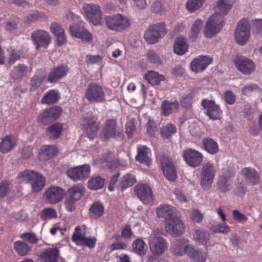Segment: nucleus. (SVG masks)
Listing matches in <instances>:
<instances>
[{
    "mask_svg": "<svg viewBox=\"0 0 262 262\" xmlns=\"http://www.w3.org/2000/svg\"><path fill=\"white\" fill-rule=\"evenodd\" d=\"M234 3V0H218L215 7V12L206 23L204 34L205 37L211 38L220 32L224 25L223 18L227 15Z\"/></svg>",
    "mask_w": 262,
    "mask_h": 262,
    "instance_id": "obj_1",
    "label": "nucleus"
},
{
    "mask_svg": "<svg viewBox=\"0 0 262 262\" xmlns=\"http://www.w3.org/2000/svg\"><path fill=\"white\" fill-rule=\"evenodd\" d=\"M17 177L20 182L31 184L32 190L35 192L40 191L45 185V177L33 170H24L18 174Z\"/></svg>",
    "mask_w": 262,
    "mask_h": 262,
    "instance_id": "obj_2",
    "label": "nucleus"
},
{
    "mask_svg": "<svg viewBox=\"0 0 262 262\" xmlns=\"http://www.w3.org/2000/svg\"><path fill=\"white\" fill-rule=\"evenodd\" d=\"M104 19L107 27L113 31L121 32L130 26L129 18L121 14L106 16Z\"/></svg>",
    "mask_w": 262,
    "mask_h": 262,
    "instance_id": "obj_3",
    "label": "nucleus"
},
{
    "mask_svg": "<svg viewBox=\"0 0 262 262\" xmlns=\"http://www.w3.org/2000/svg\"><path fill=\"white\" fill-rule=\"evenodd\" d=\"M216 173V168L213 164L207 162L204 163L201 168L200 185L204 189L211 187Z\"/></svg>",
    "mask_w": 262,
    "mask_h": 262,
    "instance_id": "obj_4",
    "label": "nucleus"
},
{
    "mask_svg": "<svg viewBox=\"0 0 262 262\" xmlns=\"http://www.w3.org/2000/svg\"><path fill=\"white\" fill-rule=\"evenodd\" d=\"M84 96L90 103H102L105 100V94L102 87L95 82L88 85Z\"/></svg>",
    "mask_w": 262,
    "mask_h": 262,
    "instance_id": "obj_5",
    "label": "nucleus"
},
{
    "mask_svg": "<svg viewBox=\"0 0 262 262\" xmlns=\"http://www.w3.org/2000/svg\"><path fill=\"white\" fill-rule=\"evenodd\" d=\"M164 224L166 233L173 237L181 236L185 232V226L180 214Z\"/></svg>",
    "mask_w": 262,
    "mask_h": 262,
    "instance_id": "obj_6",
    "label": "nucleus"
},
{
    "mask_svg": "<svg viewBox=\"0 0 262 262\" xmlns=\"http://www.w3.org/2000/svg\"><path fill=\"white\" fill-rule=\"evenodd\" d=\"M81 125L90 140H93L96 137L98 124L97 122V118L92 113L88 112L83 116L81 121Z\"/></svg>",
    "mask_w": 262,
    "mask_h": 262,
    "instance_id": "obj_7",
    "label": "nucleus"
},
{
    "mask_svg": "<svg viewBox=\"0 0 262 262\" xmlns=\"http://www.w3.org/2000/svg\"><path fill=\"white\" fill-rule=\"evenodd\" d=\"M235 171L230 168H224L217 181V187L222 192L230 191L232 187Z\"/></svg>",
    "mask_w": 262,
    "mask_h": 262,
    "instance_id": "obj_8",
    "label": "nucleus"
},
{
    "mask_svg": "<svg viewBox=\"0 0 262 262\" xmlns=\"http://www.w3.org/2000/svg\"><path fill=\"white\" fill-rule=\"evenodd\" d=\"M250 37V26L247 19L243 18L237 23L235 32L236 42L241 46L245 45Z\"/></svg>",
    "mask_w": 262,
    "mask_h": 262,
    "instance_id": "obj_9",
    "label": "nucleus"
},
{
    "mask_svg": "<svg viewBox=\"0 0 262 262\" xmlns=\"http://www.w3.org/2000/svg\"><path fill=\"white\" fill-rule=\"evenodd\" d=\"M123 134L120 129H116V121L114 119H109L105 122L101 139L105 141L110 138H114L117 140H121L123 139Z\"/></svg>",
    "mask_w": 262,
    "mask_h": 262,
    "instance_id": "obj_10",
    "label": "nucleus"
},
{
    "mask_svg": "<svg viewBox=\"0 0 262 262\" xmlns=\"http://www.w3.org/2000/svg\"><path fill=\"white\" fill-rule=\"evenodd\" d=\"M31 38L36 50L40 48H47L50 44L51 37L47 31L37 30L32 32Z\"/></svg>",
    "mask_w": 262,
    "mask_h": 262,
    "instance_id": "obj_11",
    "label": "nucleus"
},
{
    "mask_svg": "<svg viewBox=\"0 0 262 262\" xmlns=\"http://www.w3.org/2000/svg\"><path fill=\"white\" fill-rule=\"evenodd\" d=\"M160 160L164 176L169 181H174L177 174L172 160L165 154L160 156Z\"/></svg>",
    "mask_w": 262,
    "mask_h": 262,
    "instance_id": "obj_12",
    "label": "nucleus"
},
{
    "mask_svg": "<svg viewBox=\"0 0 262 262\" xmlns=\"http://www.w3.org/2000/svg\"><path fill=\"white\" fill-rule=\"evenodd\" d=\"M83 9L88 18L94 25L100 24L102 18L101 11L97 5L84 4Z\"/></svg>",
    "mask_w": 262,
    "mask_h": 262,
    "instance_id": "obj_13",
    "label": "nucleus"
},
{
    "mask_svg": "<svg viewBox=\"0 0 262 262\" xmlns=\"http://www.w3.org/2000/svg\"><path fill=\"white\" fill-rule=\"evenodd\" d=\"M201 105L205 110V113L210 119L217 120L220 118L222 111L214 100L204 99L202 100Z\"/></svg>",
    "mask_w": 262,
    "mask_h": 262,
    "instance_id": "obj_14",
    "label": "nucleus"
},
{
    "mask_svg": "<svg viewBox=\"0 0 262 262\" xmlns=\"http://www.w3.org/2000/svg\"><path fill=\"white\" fill-rule=\"evenodd\" d=\"M183 158L188 166L195 168L202 162L203 156L196 150L187 149L183 151Z\"/></svg>",
    "mask_w": 262,
    "mask_h": 262,
    "instance_id": "obj_15",
    "label": "nucleus"
},
{
    "mask_svg": "<svg viewBox=\"0 0 262 262\" xmlns=\"http://www.w3.org/2000/svg\"><path fill=\"white\" fill-rule=\"evenodd\" d=\"M65 194L66 192L62 188L58 186H52L45 191V196L49 203L54 204L60 202Z\"/></svg>",
    "mask_w": 262,
    "mask_h": 262,
    "instance_id": "obj_16",
    "label": "nucleus"
},
{
    "mask_svg": "<svg viewBox=\"0 0 262 262\" xmlns=\"http://www.w3.org/2000/svg\"><path fill=\"white\" fill-rule=\"evenodd\" d=\"M135 191L139 199L145 204H151L154 202V196L151 188L146 184L137 185Z\"/></svg>",
    "mask_w": 262,
    "mask_h": 262,
    "instance_id": "obj_17",
    "label": "nucleus"
},
{
    "mask_svg": "<svg viewBox=\"0 0 262 262\" xmlns=\"http://www.w3.org/2000/svg\"><path fill=\"white\" fill-rule=\"evenodd\" d=\"M91 167L89 165H83L71 168L67 171V175L74 181L85 179L90 174Z\"/></svg>",
    "mask_w": 262,
    "mask_h": 262,
    "instance_id": "obj_18",
    "label": "nucleus"
},
{
    "mask_svg": "<svg viewBox=\"0 0 262 262\" xmlns=\"http://www.w3.org/2000/svg\"><path fill=\"white\" fill-rule=\"evenodd\" d=\"M148 243L150 250L154 255L162 254L167 248L165 240L161 236L150 237Z\"/></svg>",
    "mask_w": 262,
    "mask_h": 262,
    "instance_id": "obj_19",
    "label": "nucleus"
},
{
    "mask_svg": "<svg viewBox=\"0 0 262 262\" xmlns=\"http://www.w3.org/2000/svg\"><path fill=\"white\" fill-rule=\"evenodd\" d=\"M157 216L164 219V221H168L180 213L172 206L164 204L160 205L156 210Z\"/></svg>",
    "mask_w": 262,
    "mask_h": 262,
    "instance_id": "obj_20",
    "label": "nucleus"
},
{
    "mask_svg": "<svg viewBox=\"0 0 262 262\" xmlns=\"http://www.w3.org/2000/svg\"><path fill=\"white\" fill-rule=\"evenodd\" d=\"M39 257L40 262H57L60 258V250L56 247L43 249Z\"/></svg>",
    "mask_w": 262,
    "mask_h": 262,
    "instance_id": "obj_21",
    "label": "nucleus"
},
{
    "mask_svg": "<svg viewBox=\"0 0 262 262\" xmlns=\"http://www.w3.org/2000/svg\"><path fill=\"white\" fill-rule=\"evenodd\" d=\"M189 241L185 238H180L175 241L172 245L170 251L174 255H187L192 245L189 244Z\"/></svg>",
    "mask_w": 262,
    "mask_h": 262,
    "instance_id": "obj_22",
    "label": "nucleus"
},
{
    "mask_svg": "<svg viewBox=\"0 0 262 262\" xmlns=\"http://www.w3.org/2000/svg\"><path fill=\"white\" fill-rule=\"evenodd\" d=\"M234 63L237 69L244 74H251L255 70V66L254 62L244 57H236Z\"/></svg>",
    "mask_w": 262,
    "mask_h": 262,
    "instance_id": "obj_23",
    "label": "nucleus"
},
{
    "mask_svg": "<svg viewBox=\"0 0 262 262\" xmlns=\"http://www.w3.org/2000/svg\"><path fill=\"white\" fill-rule=\"evenodd\" d=\"M62 112L61 107L54 106L49 109L44 111L38 117V119L42 123L46 124L57 119Z\"/></svg>",
    "mask_w": 262,
    "mask_h": 262,
    "instance_id": "obj_24",
    "label": "nucleus"
},
{
    "mask_svg": "<svg viewBox=\"0 0 262 262\" xmlns=\"http://www.w3.org/2000/svg\"><path fill=\"white\" fill-rule=\"evenodd\" d=\"M212 62V58L208 56H199L191 62V70L195 73L203 71Z\"/></svg>",
    "mask_w": 262,
    "mask_h": 262,
    "instance_id": "obj_25",
    "label": "nucleus"
},
{
    "mask_svg": "<svg viewBox=\"0 0 262 262\" xmlns=\"http://www.w3.org/2000/svg\"><path fill=\"white\" fill-rule=\"evenodd\" d=\"M241 174L244 176L245 181L251 185L258 184L260 181L259 172L252 167H245L241 171Z\"/></svg>",
    "mask_w": 262,
    "mask_h": 262,
    "instance_id": "obj_26",
    "label": "nucleus"
},
{
    "mask_svg": "<svg viewBox=\"0 0 262 262\" xmlns=\"http://www.w3.org/2000/svg\"><path fill=\"white\" fill-rule=\"evenodd\" d=\"M68 71L69 68L66 64H61L55 67L49 73L47 81L51 83H54L65 77Z\"/></svg>",
    "mask_w": 262,
    "mask_h": 262,
    "instance_id": "obj_27",
    "label": "nucleus"
},
{
    "mask_svg": "<svg viewBox=\"0 0 262 262\" xmlns=\"http://www.w3.org/2000/svg\"><path fill=\"white\" fill-rule=\"evenodd\" d=\"M150 149L146 145H139L137 146V155L136 156L137 161L149 166L151 163Z\"/></svg>",
    "mask_w": 262,
    "mask_h": 262,
    "instance_id": "obj_28",
    "label": "nucleus"
},
{
    "mask_svg": "<svg viewBox=\"0 0 262 262\" xmlns=\"http://www.w3.org/2000/svg\"><path fill=\"white\" fill-rule=\"evenodd\" d=\"M70 31L72 36L82 40L90 41L92 38L91 33L87 29L76 25L70 26Z\"/></svg>",
    "mask_w": 262,
    "mask_h": 262,
    "instance_id": "obj_29",
    "label": "nucleus"
},
{
    "mask_svg": "<svg viewBox=\"0 0 262 262\" xmlns=\"http://www.w3.org/2000/svg\"><path fill=\"white\" fill-rule=\"evenodd\" d=\"M58 149L55 145H46L41 146L39 157L41 160L50 159L57 155Z\"/></svg>",
    "mask_w": 262,
    "mask_h": 262,
    "instance_id": "obj_30",
    "label": "nucleus"
},
{
    "mask_svg": "<svg viewBox=\"0 0 262 262\" xmlns=\"http://www.w3.org/2000/svg\"><path fill=\"white\" fill-rule=\"evenodd\" d=\"M192 236V239L195 242L202 245H206L210 238L209 233L202 229L194 230Z\"/></svg>",
    "mask_w": 262,
    "mask_h": 262,
    "instance_id": "obj_31",
    "label": "nucleus"
},
{
    "mask_svg": "<svg viewBox=\"0 0 262 262\" xmlns=\"http://www.w3.org/2000/svg\"><path fill=\"white\" fill-rule=\"evenodd\" d=\"M51 31L55 35L57 38L58 46H62L66 42V37L64 34V30L56 23L51 24Z\"/></svg>",
    "mask_w": 262,
    "mask_h": 262,
    "instance_id": "obj_32",
    "label": "nucleus"
},
{
    "mask_svg": "<svg viewBox=\"0 0 262 262\" xmlns=\"http://www.w3.org/2000/svg\"><path fill=\"white\" fill-rule=\"evenodd\" d=\"M188 47L186 39L182 36H179L177 37L175 40L173 51L177 55H182L187 51Z\"/></svg>",
    "mask_w": 262,
    "mask_h": 262,
    "instance_id": "obj_33",
    "label": "nucleus"
},
{
    "mask_svg": "<svg viewBox=\"0 0 262 262\" xmlns=\"http://www.w3.org/2000/svg\"><path fill=\"white\" fill-rule=\"evenodd\" d=\"M15 145V138L12 135L6 136L2 139L0 144V150L3 154L8 153Z\"/></svg>",
    "mask_w": 262,
    "mask_h": 262,
    "instance_id": "obj_34",
    "label": "nucleus"
},
{
    "mask_svg": "<svg viewBox=\"0 0 262 262\" xmlns=\"http://www.w3.org/2000/svg\"><path fill=\"white\" fill-rule=\"evenodd\" d=\"M62 129V124L58 122L55 123L47 127V135L51 140L58 139L60 136Z\"/></svg>",
    "mask_w": 262,
    "mask_h": 262,
    "instance_id": "obj_35",
    "label": "nucleus"
},
{
    "mask_svg": "<svg viewBox=\"0 0 262 262\" xmlns=\"http://www.w3.org/2000/svg\"><path fill=\"white\" fill-rule=\"evenodd\" d=\"M85 188L80 184H77L68 189L69 197L75 201H78L84 194Z\"/></svg>",
    "mask_w": 262,
    "mask_h": 262,
    "instance_id": "obj_36",
    "label": "nucleus"
},
{
    "mask_svg": "<svg viewBox=\"0 0 262 262\" xmlns=\"http://www.w3.org/2000/svg\"><path fill=\"white\" fill-rule=\"evenodd\" d=\"M104 207L100 202L93 203L89 209V215L92 219H98L104 213Z\"/></svg>",
    "mask_w": 262,
    "mask_h": 262,
    "instance_id": "obj_37",
    "label": "nucleus"
},
{
    "mask_svg": "<svg viewBox=\"0 0 262 262\" xmlns=\"http://www.w3.org/2000/svg\"><path fill=\"white\" fill-rule=\"evenodd\" d=\"M59 98L60 95L58 91L51 90L44 94L41 101L43 104L50 105L56 103Z\"/></svg>",
    "mask_w": 262,
    "mask_h": 262,
    "instance_id": "obj_38",
    "label": "nucleus"
},
{
    "mask_svg": "<svg viewBox=\"0 0 262 262\" xmlns=\"http://www.w3.org/2000/svg\"><path fill=\"white\" fill-rule=\"evenodd\" d=\"M179 103L176 100L169 101L165 100L162 101L161 104L162 113L165 116L169 115L173 112L177 111Z\"/></svg>",
    "mask_w": 262,
    "mask_h": 262,
    "instance_id": "obj_39",
    "label": "nucleus"
},
{
    "mask_svg": "<svg viewBox=\"0 0 262 262\" xmlns=\"http://www.w3.org/2000/svg\"><path fill=\"white\" fill-rule=\"evenodd\" d=\"M14 249L19 256H26L31 251V247L24 242L18 241L13 244Z\"/></svg>",
    "mask_w": 262,
    "mask_h": 262,
    "instance_id": "obj_40",
    "label": "nucleus"
},
{
    "mask_svg": "<svg viewBox=\"0 0 262 262\" xmlns=\"http://www.w3.org/2000/svg\"><path fill=\"white\" fill-rule=\"evenodd\" d=\"M188 256L197 262H205L206 258V253L199 249H196L192 245L188 252Z\"/></svg>",
    "mask_w": 262,
    "mask_h": 262,
    "instance_id": "obj_41",
    "label": "nucleus"
},
{
    "mask_svg": "<svg viewBox=\"0 0 262 262\" xmlns=\"http://www.w3.org/2000/svg\"><path fill=\"white\" fill-rule=\"evenodd\" d=\"M46 77V75L43 71L36 73L30 81V91H35L38 89L45 80Z\"/></svg>",
    "mask_w": 262,
    "mask_h": 262,
    "instance_id": "obj_42",
    "label": "nucleus"
},
{
    "mask_svg": "<svg viewBox=\"0 0 262 262\" xmlns=\"http://www.w3.org/2000/svg\"><path fill=\"white\" fill-rule=\"evenodd\" d=\"M28 72V67L23 64H18L14 67L11 73L12 77L15 80L23 78Z\"/></svg>",
    "mask_w": 262,
    "mask_h": 262,
    "instance_id": "obj_43",
    "label": "nucleus"
},
{
    "mask_svg": "<svg viewBox=\"0 0 262 262\" xmlns=\"http://www.w3.org/2000/svg\"><path fill=\"white\" fill-rule=\"evenodd\" d=\"M146 244L140 238L135 240L132 244L133 251L139 256L145 255L146 252Z\"/></svg>",
    "mask_w": 262,
    "mask_h": 262,
    "instance_id": "obj_44",
    "label": "nucleus"
},
{
    "mask_svg": "<svg viewBox=\"0 0 262 262\" xmlns=\"http://www.w3.org/2000/svg\"><path fill=\"white\" fill-rule=\"evenodd\" d=\"M202 25L203 21L200 18L196 19L192 24L189 35V39L191 41H195L198 37Z\"/></svg>",
    "mask_w": 262,
    "mask_h": 262,
    "instance_id": "obj_45",
    "label": "nucleus"
},
{
    "mask_svg": "<svg viewBox=\"0 0 262 262\" xmlns=\"http://www.w3.org/2000/svg\"><path fill=\"white\" fill-rule=\"evenodd\" d=\"M203 144L205 149L210 154L214 155L219 150L217 143L211 138H207L203 139Z\"/></svg>",
    "mask_w": 262,
    "mask_h": 262,
    "instance_id": "obj_46",
    "label": "nucleus"
},
{
    "mask_svg": "<svg viewBox=\"0 0 262 262\" xmlns=\"http://www.w3.org/2000/svg\"><path fill=\"white\" fill-rule=\"evenodd\" d=\"M105 183L104 179L100 176L91 178L88 181V188L91 190H97L101 189Z\"/></svg>",
    "mask_w": 262,
    "mask_h": 262,
    "instance_id": "obj_47",
    "label": "nucleus"
},
{
    "mask_svg": "<svg viewBox=\"0 0 262 262\" xmlns=\"http://www.w3.org/2000/svg\"><path fill=\"white\" fill-rule=\"evenodd\" d=\"M144 77L152 85L158 84L161 81L164 80L163 75L154 71H149L145 75Z\"/></svg>",
    "mask_w": 262,
    "mask_h": 262,
    "instance_id": "obj_48",
    "label": "nucleus"
},
{
    "mask_svg": "<svg viewBox=\"0 0 262 262\" xmlns=\"http://www.w3.org/2000/svg\"><path fill=\"white\" fill-rule=\"evenodd\" d=\"M177 129L175 125L169 123L163 126L160 129L161 136L164 139L170 138L177 132Z\"/></svg>",
    "mask_w": 262,
    "mask_h": 262,
    "instance_id": "obj_49",
    "label": "nucleus"
},
{
    "mask_svg": "<svg viewBox=\"0 0 262 262\" xmlns=\"http://www.w3.org/2000/svg\"><path fill=\"white\" fill-rule=\"evenodd\" d=\"M150 9L152 12L160 15H163L167 11L166 6L161 1L154 2L150 6Z\"/></svg>",
    "mask_w": 262,
    "mask_h": 262,
    "instance_id": "obj_50",
    "label": "nucleus"
},
{
    "mask_svg": "<svg viewBox=\"0 0 262 262\" xmlns=\"http://www.w3.org/2000/svg\"><path fill=\"white\" fill-rule=\"evenodd\" d=\"M205 1L206 0H187L186 8L189 12H194L202 7Z\"/></svg>",
    "mask_w": 262,
    "mask_h": 262,
    "instance_id": "obj_51",
    "label": "nucleus"
},
{
    "mask_svg": "<svg viewBox=\"0 0 262 262\" xmlns=\"http://www.w3.org/2000/svg\"><path fill=\"white\" fill-rule=\"evenodd\" d=\"M40 217L43 221H47L57 217V213L53 208H45L39 213Z\"/></svg>",
    "mask_w": 262,
    "mask_h": 262,
    "instance_id": "obj_52",
    "label": "nucleus"
},
{
    "mask_svg": "<svg viewBox=\"0 0 262 262\" xmlns=\"http://www.w3.org/2000/svg\"><path fill=\"white\" fill-rule=\"evenodd\" d=\"M148 28L157 33L160 38H161L167 33L165 24L163 22L158 23L150 25Z\"/></svg>",
    "mask_w": 262,
    "mask_h": 262,
    "instance_id": "obj_53",
    "label": "nucleus"
},
{
    "mask_svg": "<svg viewBox=\"0 0 262 262\" xmlns=\"http://www.w3.org/2000/svg\"><path fill=\"white\" fill-rule=\"evenodd\" d=\"M135 176L131 174H126L122 178L120 183V187L122 189L132 186L136 182Z\"/></svg>",
    "mask_w": 262,
    "mask_h": 262,
    "instance_id": "obj_54",
    "label": "nucleus"
},
{
    "mask_svg": "<svg viewBox=\"0 0 262 262\" xmlns=\"http://www.w3.org/2000/svg\"><path fill=\"white\" fill-rule=\"evenodd\" d=\"M19 19L16 16H12L5 23V28L8 31H12L17 29Z\"/></svg>",
    "mask_w": 262,
    "mask_h": 262,
    "instance_id": "obj_55",
    "label": "nucleus"
},
{
    "mask_svg": "<svg viewBox=\"0 0 262 262\" xmlns=\"http://www.w3.org/2000/svg\"><path fill=\"white\" fill-rule=\"evenodd\" d=\"M144 38L148 43L154 44L158 42L160 38L157 33L148 28L145 31Z\"/></svg>",
    "mask_w": 262,
    "mask_h": 262,
    "instance_id": "obj_56",
    "label": "nucleus"
},
{
    "mask_svg": "<svg viewBox=\"0 0 262 262\" xmlns=\"http://www.w3.org/2000/svg\"><path fill=\"white\" fill-rule=\"evenodd\" d=\"M252 30L256 36L262 35V19H255L252 21Z\"/></svg>",
    "mask_w": 262,
    "mask_h": 262,
    "instance_id": "obj_57",
    "label": "nucleus"
},
{
    "mask_svg": "<svg viewBox=\"0 0 262 262\" xmlns=\"http://www.w3.org/2000/svg\"><path fill=\"white\" fill-rule=\"evenodd\" d=\"M212 230L214 233H222L224 234H227L230 231L229 226L225 224V222L212 226Z\"/></svg>",
    "mask_w": 262,
    "mask_h": 262,
    "instance_id": "obj_58",
    "label": "nucleus"
},
{
    "mask_svg": "<svg viewBox=\"0 0 262 262\" xmlns=\"http://www.w3.org/2000/svg\"><path fill=\"white\" fill-rule=\"evenodd\" d=\"M20 237L32 244H36L39 241L36 234L33 232H25L22 233L20 235Z\"/></svg>",
    "mask_w": 262,
    "mask_h": 262,
    "instance_id": "obj_59",
    "label": "nucleus"
},
{
    "mask_svg": "<svg viewBox=\"0 0 262 262\" xmlns=\"http://www.w3.org/2000/svg\"><path fill=\"white\" fill-rule=\"evenodd\" d=\"M84 237H85L81 233V229L79 226H77L75 228V231L72 235V241L77 245H82V242Z\"/></svg>",
    "mask_w": 262,
    "mask_h": 262,
    "instance_id": "obj_60",
    "label": "nucleus"
},
{
    "mask_svg": "<svg viewBox=\"0 0 262 262\" xmlns=\"http://www.w3.org/2000/svg\"><path fill=\"white\" fill-rule=\"evenodd\" d=\"M136 129L135 120L131 119L128 121L125 124V133L128 138L133 137Z\"/></svg>",
    "mask_w": 262,
    "mask_h": 262,
    "instance_id": "obj_61",
    "label": "nucleus"
},
{
    "mask_svg": "<svg viewBox=\"0 0 262 262\" xmlns=\"http://www.w3.org/2000/svg\"><path fill=\"white\" fill-rule=\"evenodd\" d=\"M10 183L8 181L0 182V198H4L10 191Z\"/></svg>",
    "mask_w": 262,
    "mask_h": 262,
    "instance_id": "obj_62",
    "label": "nucleus"
},
{
    "mask_svg": "<svg viewBox=\"0 0 262 262\" xmlns=\"http://www.w3.org/2000/svg\"><path fill=\"white\" fill-rule=\"evenodd\" d=\"M147 57L149 61L157 66L161 65L162 61L159 56L153 51H149L147 54Z\"/></svg>",
    "mask_w": 262,
    "mask_h": 262,
    "instance_id": "obj_63",
    "label": "nucleus"
},
{
    "mask_svg": "<svg viewBox=\"0 0 262 262\" xmlns=\"http://www.w3.org/2000/svg\"><path fill=\"white\" fill-rule=\"evenodd\" d=\"M193 96L191 94H188L181 99V105L183 107L189 109L191 107Z\"/></svg>",
    "mask_w": 262,
    "mask_h": 262,
    "instance_id": "obj_64",
    "label": "nucleus"
}]
</instances>
